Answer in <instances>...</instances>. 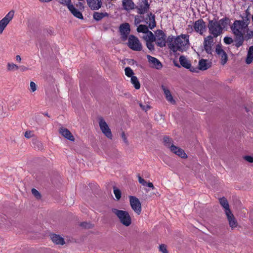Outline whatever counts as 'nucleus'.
Returning <instances> with one entry per match:
<instances>
[{
	"label": "nucleus",
	"instance_id": "nucleus-1",
	"mask_svg": "<svg viewBox=\"0 0 253 253\" xmlns=\"http://www.w3.org/2000/svg\"><path fill=\"white\" fill-rule=\"evenodd\" d=\"M231 30L235 36V46L238 48L243 44L245 35L249 30L247 24L241 20H236L231 26Z\"/></svg>",
	"mask_w": 253,
	"mask_h": 253
},
{
	"label": "nucleus",
	"instance_id": "nucleus-2",
	"mask_svg": "<svg viewBox=\"0 0 253 253\" xmlns=\"http://www.w3.org/2000/svg\"><path fill=\"white\" fill-rule=\"evenodd\" d=\"M230 20L227 17L222 18L219 21L210 20L208 24L209 33L213 37H217L223 33L224 29L227 26Z\"/></svg>",
	"mask_w": 253,
	"mask_h": 253
},
{
	"label": "nucleus",
	"instance_id": "nucleus-3",
	"mask_svg": "<svg viewBox=\"0 0 253 253\" xmlns=\"http://www.w3.org/2000/svg\"><path fill=\"white\" fill-rule=\"evenodd\" d=\"M189 36L186 34H181L171 41L169 47L173 52L185 51L189 47Z\"/></svg>",
	"mask_w": 253,
	"mask_h": 253
},
{
	"label": "nucleus",
	"instance_id": "nucleus-4",
	"mask_svg": "<svg viewBox=\"0 0 253 253\" xmlns=\"http://www.w3.org/2000/svg\"><path fill=\"white\" fill-rule=\"evenodd\" d=\"M142 22L148 24L149 28L151 30L156 26L155 15L152 12L148 13L146 17H145L144 15H136L134 16L135 25L137 26Z\"/></svg>",
	"mask_w": 253,
	"mask_h": 253
},
{
	"label": "nucleus",
	"instance_id": "nucleus-5",
	"mask_svg": "<svg viewBox=\"0 0 253 253\" xmlns=\"http://www.w3.org/2000/svg\"><path fill=\"white\" fill-rule=\"evenodd\" d=\"M127 45L134 51H141L142 49V45L139 39L132 35L128 37Z\"/></svg>",
	"mask_w": 253,
	"mask_h": 253
},
{
	"label": "nucleus",
	"instance_id": "nucleus-6",
	"mask_svg": "<svg viewBox=\"0 0 253 253\" xmlns=\"http://www.w3.org/2000/svg\"><path fill=\"white\" fill-rule=\"evenodd\" d=\"M137 12L139 15L148 13L150 9V4L148 0H138L135 6Z\"/></svg>",
	"mask_w": 253,
	"mask_h": 253
},
{
	"label": "nucleus",
	"instance_id": "nucleus-7",
	"mask_svg": "<svg viewBox=\"0 0 253 253\" xmlns=\"http://www.w3.org/2000/svg\"><path fill=\"white\" fill-rule=\"evenodd\" d=\"M98 123L102 133L108 138L112 139V134L111 129L108 125L106 123L104 119L102 117H98Z\"/></svg>",
	"mask_w": 253,
	"mask_h": 253
},
{
	"label": "nucleus",
	"instance_id": "nucleus-8",
	"mask_svg": "<svg viewBox=\"0 0 253 253\" xmlns=\"http://www.w3.org/2000/svg\"><path fill=\"white\" fill-rule=\"evenodd\" d=\"M220 204L225 210V214L228 218V221H233L234 215L229 209L228 202L225 197L221 198L219 199Z\"/></svg>",
	"mask_w": 253,
	"mask_h": 253
},
{
	"label": "nucleus",
	"instance_id": "nucleus-9",
	"mask_svg": "<svg viewBox=\"0 0 253 253\" xmlns=\"http://www.w3.org/2000/svg\"><path fill=\"white\" fill-rule=\"evenodd\" d=\"M155 41L158 46L163 47L166 45V35L161 30H157L155 32Z\"/></svg>",
	"mask_w": 253,
	"mask_h": 253
},
{
	"label": "nucleus",
	"instance_id": "nucleus-10",
	"mask_svg": "<svg viewBox=\"0 0 253 253\" xmlns=\"http://www.w3.org/2000/svg\"><path fill=\"white\" fill-rule=\"evenodd\" d=\"M212 36L209 35L204 38L203 45L206 52L209 54H212L213 51L212 46L214 42Z\"/></svg>",
	"mask_w": 253,
	"mask_h": 253
},
{
	"label": "nucleus",
	"instance_id": "nucleus-11",
	"mask_svg": "<svg viewBox=\"0 0 253 253\" xmlns=\"http://www.w3.org/2000/svg\"><path fill=\"white\" fill-rule=\"evenodd\" d=\"M14 14L13 10L10 11L1 20H0V34H2L7 25L13 19Z\"/></svg>",
	"mask_w": 253,
	"mask_h": 253
},
{
	"label": "nucleus",
	"instance_id": "nucleus-12",
	"mask_svg": "<svg viewBox=\"0 0 253 253\" xmlns=\"http://www.w3.org/2000/svg\"><path fill=\"white\" fill-rule=\"evenodd\" d=\"M112 212L117 215L120 221H131V217L126 211L113 209Z\"/></svg>",
	"mask_w": 253,
	"mask_h": 253
},
{
	"label": "nucleus",
	"instance_id": "nucleus-13",
	"mask_svg": "<svg viewBox=\"0 0 253 253\" xmlns=\"http://www.w3.org/2000/svg\"><path fill=\"white\" fill-rule=\"evenodd\" d=\"M129 202L132 209L138 214L141 211V204L138 198L134 196L129 197Z\"/></svg>",
	"mask_w": 253,
	"mask_h": 253
},
{
	"label": "nucleus",
	"instance_id": "nucleus-14",
	"mask_svg": "<svg viewBox=\"0 0 253 253\" xmlns=\"http://www.w3.org/2000/svg\"><path fill=\"white\" fill-rule=\"evenodd\" d=\"M193 28L197 33L200 35H203V34L206 31V23L203 19H199L194 23Z\"/></svg>",
	"mask_w": 253,
	"mask_h": 253
},
{
	"label": "nucleus",
	"instance_id": "nucleus-15",
	"mask_svg": "<svg viewBox=\"0 0 253 253\" xmlns=\"http://www.w3.org/2000/svg\"><path fill=\"white\" fill-rule=\"evenodd\" d=\"M130 26L128 23H124L121 25L120 27V32L121 35V39L123 41L127 40V36L130 32Z\"/></svg>",
	"mask_w": 253,
	"mask_h": 253
},
{
	"label": "nucleus",
	"instance_id": "nucleus-16",
	"mask_svg": "<svg viewBox=\"0 0 253 253\" xmlns=\"http://www.w3.org/2000/svg\"><path fill=\"white\" fill-rule=\"evenodd\" d=\"M215 52L221 58V64L224 65L228 60V57L225 51L222 48L221 45L218 44L216 45Z\"/></svg>",
	"mask_w": 253,
	"mask_h": 253
},
{
	"label": "nucleus",
	"instance_id": "nucleus-17",
	"mask_svg": "<svg viewBox=\"0 0 253 253\" xmlns=\"http://www.w3.org/2000/svg\"><path fill=\"white\" fill-rule=\"evenodd\" d=\"M147 58L152 68L157 70H160L162 68L163 65L157 58L149 55H147Z\"/></svg>",
	"mask_w": 253,
	"mask_h": 253
},
{
	"label": "nucleus",
	"instance_id": "nucleus-18",
	"mask_svg": "<svg viewBox=\"0 0 253 253\" xmlns=\"http://www.w3.org/2000/svg\"><path fill=\"white\" fill-rule=\"evenodd\" d=\"M179 62L181 65L192 72H196L197 69H196L191 66V64L189 60L183 55H181L179 57Z\"/></svg>",
	"mask_w": 253,
	"mask_h": 253
},
{
	"label": "nucleus",
	"instance_id": "nucleus-19",
	"mask_svg": "<svg viewBox=\"0 0 253 253\" xmlns=\"http://www.w3.org/2000/svg\"><path fill=\"white\" fill-rule=\"evenodd\" d=\"M86 1L89 7L92 10H98L102 4L101 0H86Z\"/></svg>",
	"mask_w": 253,
	"mask_h": 253
},
{
	"label": "nucleus",
	"instance_id": "nucleus-20",
	"mask_svg": "<svg viewBox=\"0 0 253 253\" xmlns=\"http://www.w3.org/2000/svg\"><path fill=\"white\" fill-rule=\"evenodd\" d=\"M123 8L127 11L135 9L136 4L132 0H122Z\"/></svg>",
	"mask_w": 253,
	"mask_h": 253
},
{
	"label": "nucleus",
	"instance_id": "nucleus-21",
	"mask_svg": "<svg viewBox=\"0 0 253 253\" xmlns=\"http://www.w3.org/2000/svg\"><path fill=\"white\" fill-rule=\"evenodd\" d=\"M59 133L66 139L74 141L75 138L71 132L67 128L61 127L59 129Z\"/></svg>",
	"mask_w": 253,
	"mask_h": 253
},
{
	"label": "nucleus",
	"instance_id": "nucleus-22",
	"mask_svg": "<svg viewBox=\"0 0 253 253\" xmlns=\"http://www.w3.org/2000/svg\"><path fill=\"white\" fill-rule=\"evenodd\" d=\"M50 238L52 241L56 245H64L65 244L64 238L59 235L51 234Z\"/></svg>",
	"mask_w": 253,
	"mask_h": 253
},
{
	"label": "nucleus",
	"instance_id": "nucleus-23",
	"mask_svg": "<svg viewBox=\"0 0 253 253\" xmlns=\"http://www.w3.org/2000/svg\"><path fill=\"white\" fill-rule=\"evenodd\" d=\"M162 88L164 91L167 100L171 104H174L175 101L173 99L169 90L164 85H162Z\"/></svg>",
	"mask_w": 253,
	"mask_h": 253
},
{
	"label": "nucleus",
	"instance_id": "nucleus-24",
	"mask_svg": "<svg viewBox=\"0 0 253 253\" xmlns=\"http://www.w3.org/2000/svg\"><path fill=\"white\" fill-rule=\"evenodd\" d=\"M68 8L74 16L80 19H83L82 13L78 9L76 8L73 4L69 5Z\"/></svg>",
	"mask_w": 253,
	"mask_h": 253
},
{
	"label": "nucleus",
	"instance_id": "nucleus-25",
	"mask_svg": "<svg viewBox=\"0 0 253 253\" xmlns=\"http://www.w3.org/2000/svg\"><path fill=\"white\" fill-rule=\"evenodd\" d=\"M253 61V45L251 46L247 53V58L246 59V63L247 64H250Z\"/></svg>",
	"mask_w": 253,
	"mask_h": 253
},
{
	"label": "nucleus",
	"instance_id": "nucleus-26",
	"mask_svg": "<svg viewBox=\"0 0 253 253\" xmlns=\"http://www.w3.org/2000/svg\"><path fill=\"white\" fill-rule=\"evenodd\" d=\"M211 66L208 61L205 59H201L199 62V68L201 70H206L209 69Z\"/></svg>",
	"mask_w": 253,
	"mask_h": 253
},
{
	"label": "nucleus",
	"instance_id": "nucleus-27",
	"mask_svg": "<svg viewBox=\"0 0 253 253\" xmlns=\"http://www.w3.org/2000/svg\"><path fill=\"white\" fill-rule=\"evenodd\" d=\"M108 16L107 12H94L93 14V18L96 21H100L105 17Z\"/></svg>",
	"mask_w": 253,
	"mask_h": 253
},
{
	"label": "nucleus",
	"instance_id": "nucleus-28",
	"mask_svg": "<svg viewBox=\"0 0 253 253\" xmlns=\"http://www.w3.org/2000/svg\"><path fill=\"white\" fill-rule=\"evenodd\" d=\"M143 38L146 41V42H154L156 40L155 37L153 33L149 30L146 34H145V35L143 36Z\"/></svg>",
	"mask_w": 253,
	"mask_h": 253
},
{
	"label": "nucleus",
	"instance_id": "nucleus-29",
	"mask_svg": "<svg viewBox=\"0 0 253 253\" xmlns=\"http://www.w3.org/2000/svg\"><path fill=\"white\" fill-rule=\"evenodd\" d=\"M131 83L133 84L134 87L136 89H138L140 87V84L136 76H132L131 78Z\"/></svg>",
	"mask_w": 253,
	"mask_h": 253
},
{
	"label": "nucleus",
	"instance_id": "nucleus-30",
	"mask_svg": "<svg viewBox=\"0 0 253 253\" xmlns=\"http://www.w3.org/2000/svg\"><path fill=\"white\" fill-rule=\"evenodd\" d=\"M137 31L138 33H143L146 34L148 31L149 29L147 26L145 25H139L137 28Z\"/></svg>",
	"mask_w": 253,
	"mask_h": 253
},
{
	"label": "nucleus",
	"instance_id": "nucleus-31",
	"mask_svg": "<svg viewBox=\"0 0 253 253\" xmlns=\"http://www.w3.org/2000/svg\"><path fill=\"white\" fill-rule=\"evenodd\" d=\"M164 145L169 148L171 145L172 140L167 136H165L163 138Z\"/></svg>",
	"mask_w": 253,
	"mask_h": 253
},
{
	"label": "nucleus",
	"instance_id": "nucleus-32",
	"mask_svg": "<svg viewBox=\"0 0 253 253\" xmlns=\"http://www.w3.org/2000/svg\"><path fill=\"white\" fill-rule=\"evenodd\" d=\"M7 70L10 71H14L19 69V67L14 63H8L7 65Z\"/></svg>",
	"mask_w": 253,
	"mask_h": 253
},
{
	"label": "nucleus",
	"instance_id": "nucleus-33",
	"mask_svg": "<svg viewBox=\"0 0 253 253\" xmlns=\"http://www.w3.org/2000/svg\"><path fill=\"white\" fill-rule=\"evenodd\" d=\"M175 154L182 158L187 157V155L184 152V150L180 148L177 150V151H175Z\"/></svg>",
	"mask_w": 253,
	"mask_h": 253
},
{
	"label": "nucleus",
	"instance_id": "nucleus-34",
	"mask_svg": "<svg viewBox=\"0 0 253 253\" xmlns=\"http://www.w3.org/2000/svg\"><path fill=\"white\" fill-rule=\"evenodd\" d=\"M125 74L126 76H127L128 77H131V78L132 76H133L134 74L133 71L130 67H126L125 69Z\"/></svg>",
	"mask_w": 253,
	"mask_h": 253
},
{
	"label": "nucleus",
	"instance_id": "nucleus-35",
	"mask_svg": "<svg viewBox=\"0 0 253 253\" xmlns=\"http://www.w3.org/2000/svg\"><path fill=\"white\" fill-rule=\"evenodd\" d=\"M159 250L162 253H169L167 250V246L165 244H161L159 247Z\"/></svg>",
	"mask_w": 253,
	"mask_h": 253
},
{
	"label": "nucleus",
	"instance_id": "nucleus-36",
	"mask_svg": "<svg viewBox=\"0 0 253 253\" xmlns=\"http://www.w3.org/2000/svg\"><path fill=\"white\" fill-rule=\"evenodd\" d=\"M114 193L116 199L118 200L120 199L121 197V191L116 187H114Z\"/></svg>",
	"mask_w": 253,
	"mask_h": 253
},
{
	"label": "nucleus",
	"instance_id": "nucleus-37",
	"mask_svg": "<svg viewBox=\"0 0 253 253\" xmlns=\"http://www.w3.org/2000/svg\"><path fill=\"white\" fill-rule=\"evenodd\" d=\"M32 194L37 199H40L41 198V195L40 192L35 188L32 189Z\"/></svg>",
	"mask_w": 253,
	"mask_h": 253
},
{
	"label": "nucleus",
	"instance_id": "nucleus-38",
	"mask_svg": "<svg viewBox=\"0 0 253 253\" xmlns=\"http://www.w3.org/2000/svg\"><path fill=\"white\" fill-rule=\"evenodd\" d=\"M59 2L64 5L67 6V7L72 4L71 3V0H59Z\"/></svg>",
	"mask_w": 253,
	"mask_h": 253
},
{
	"label": "nucleus",
	"instance_id": "nucleus-39",
	"mask_svg": "<svg viewBox=\"0 0 253 253\" xmlns=\"http://www.w3.org/2000/svg\"><path fill=\"white\" fill-rule=\"evenodd\" d=\"M223 41L226 44H230L233 42V40L232 38L225 37L223 39Z\"/></svg>",
	"mask_w": 253,
	"mask_h": 253
},
{
	"label": "nucleus",
	"instance_id": "nucleus-40",
	"mask_svg": "<svg viewBox=\"0 0 253 253\" xmlns=\"http://www.w3.org/2000/svg\"><path fill=\"white\" fill-rule=\"evenodd\" d=\"M90 222H81L80 226L84 228H90L92 227Z\"/></svg>",
	"mask_w": 253,
	"mask_h": 253
},
{
	"label": "nucleus",
	"instance_id": "nucleus-41",
	"mask_svg": "<svg viewBox=\"0 0 253 253\" xmlns=\"http://www.w3.org/2000/svg\"><path fill=\"white\" fill-rule=\"evenodd\" d=\"M153 42H146V46L147 48L151 51L154 50V45Z\"/></svg>",
	"mask_w": 253,
	"mask_h": 253
},
{
	"label": "nucleus",
	"instance_id": "nucleus-42",
	"mask_svg": "<svg viewBox=\"0 0 253 253\" xmlns=\"http://www.w3.org/2000/svg\"><path fill=\"white\" fill-rule=\"evenodd\" d=\"M250 20L249 14H247V15H246V16L244 18H243V19L241 20V21H243L245 23L247 24V27H248L250 24Z\"/></svg>",
	"mask_w": 253,
	"mask_h": 253
},
{
	"label": "nucleus",
	"instance_id": "nucleus-43",
	"mask_svg": "<svg viewBox=\"0 0 253 253\" xmlns=\"http://www.w3.org/2000/svg\"><path fill=\"white\" fill-rule=\"evenodd\" d=\"M138 181L143 186H146L147 182L142 178L139 175H138Z\"/></svg>",
	"mask_w": 253,
	"mask_h": 253
},
{
	"label": "nucleus",
	"instance_id": "nucleus-44",
	"mask_svg": "<svg viewBox=\"0 0 253 253\" xmlns=\"http://www.w3.org/2000/svg\"><path fill=\"white\" fill-rule=\"evenodd\" d=\"M121 137L124 142V143L125 144H126L127 145H128V140L127 139V137L125 133L124 132H123L122 133H121Z\"/></svg>",
	"mask_w": 253,
	"mask_h": 253
},
{
	"label": "nucleus",
	"instance_id": "nucleus-45",
	"mask_svg": "<svg viewBox=\"0 0 253 253\" xmlns=\"http://www.w3.org/2000/svg\"><path fill=\"white\" fill-rule=\"evenodd\" d=\"M30 88L32 92H34L36 90L37 87H36V84L33 82H31L30 83Z\"/></svg>",
	"mask_w": 253,
	"mask_h": 253
},
{
	"label": "nucleus",
	"instance_id": "nucleus-46",
	"mask_svg": "<svg viewBox=\"0 0 253 253\" xmlns=\"http://www.w3.org/2000/svg\"><path fill=\"white\" fill-rule=\"evenodd\" d=\"M170 151L173 153L175 154V151H177L179 149V147L175 146V145L171 144L169 147Z\"/></svg>",
	"mask_w": 253,
	"mask_h": 253
},
{
	"label": "nucleus",
	"instance_id": "nucleus-47",
	"mask_svg": "<svg viewBox=\"0 0 253 253\" xmlns=\"http://www.w3.org/2000/svg\"><path fill=\"white\" fill-rule=\"evenodd\" d=\"M244 159L249 163H253V157L250 156H246Z\"/></svg>",
	"mask_w": 253,
	"mask_h": 253
},
{
	"label": "nucleus",
	"instance_id": "nucleus-48",
	"mask_svg": "<svg viewBox=\"0 0 253 253\" xmlns=\"http://www.w3.org/2000/svg\"><path fill=\"white\" fill-rule=\"evenodd\" d=\"M229 225L232 230L238 227L237 222H229Z\"/></svg>",
	"mask_w": 253,
	"mask_h": 253
},
{
	"label": "nucleus",
	"instance_id": "nucleus-49",
	"mask_svg": "<svg viewBox=\"0 0 253 253\" xmlns=\"http://www.w3.org/2000/svg\"><path fill=\"white\" fill-rule=\"evenodd\" d=\"M253 37V31H251L250 33H247L246 36H245V39L247 38V40H249L251 39Z\"/></svg>",
	"mask_w": 253,
	"mask_h": 253
},
{
	"label": "nucleus",
	"instance_id": "nucleus-50",
	"mask_svg": "<svg viewBox=\"0 0 253 253\" xmlns=\"http://www.w3.org/2000/svg\"><path fill=\"white\" fill-rule=\"evenodd\" d=\"M24 136L26 138H29L31 137L32 136V132L30 131H26L25 132Z\"/></svg>",
	"mask_w": 253,
	"mask_h": 253
},
{
	"label": "nucleus",
	"instance_id": "nucleus-51",
	"mask_svg": "<svg viewBox=\"0 0 253 253\" xmlns=\"http://www.w3.org/2000/svg\"><path fill=\"white\" fill-rule=\"evenodd\" d=\"M146 186L149 187V188H152V189H154V188H155V187L153 185V184L150 182H147Z\"/></svg>",
	"mask_w": 253,
	"mask_h": 253
},
{
	"label": "nucleus",
	"instance_id": "nucleus-52",
	"mask_svg": "<svg viewBox=\"0 0 253 253\" xmlns=\"http://www.w3.org/2000/svg\"><path fill=\"white\" fill-rule=\"evenodd\" d=\"M139 106L141 108V109L143 110H145V111H147V109H146L145 106L143 105L141 103H139Z\"/></svg>",
	"mask_w": 253,
	"mask_h": 253
},
{
	"label": "nucleus",
	"instance_id": "nucleus-53",
	"mask_svg": "<svg viewBox=\"0 0 253 253\" xmlns=\"http://www.w3.org/2000/svg\"><path fill=\"white\" fill-rule=\"evenodd\" d=\"M22 71H25L27 70L28 68L24 66H21L19 67Z\"/></svg>",
	"mask_w": 253,
	"mask_h": 253
},
{
	"label": "nucleus",
	"instance_id": "nucleus-54",
	"mask_svg": "<svg viewBox=\"0 0 253 253\" xmlns=\"http://www.w3.org/2000/svg\"><path fill=\"white\" fill-rule=\"evenodd\" d=\"M16 60L18 62H21V57L20 56V55H17L16 56Z\"/></svg>",
	"mask_w": 253,
	"mask_h": 253
},
{
	"label": "nucleus",
	"instance_id": "nucleus-55",
	"mask_svg": "<svg viewBox=\"0 0 253 253\" xmlns=\"http://www.w3.org/2000/svg\"><path fill=\"white\" fill-rule=\"evenodd\" d=\"M122 223L123 224V225H124L125 226H126V227L129 226L131 223V222H122Z\"/></svg>",
	"mask_w": 253,
	"mask_h": 253
},
{
	"label": "nucleus",
	"instance_id": "nucleus-56",
	"mask_svg": "<svg viewBox=\"0 0 253 253\" xmlns=\"http://www.w3.org/2000/svg\"><path fill=\"white\" fill-rule=\"evenodd\" d=\"M251 219L253 221V210L250 212Z\"/></svg>",
	"mask_w": 253,
	"mask_h": 253
},
{
	"label": "nucleus",
	"instance_id": "nucleus-57",
	"mask_svg": "<svg viewBox=\"0 0 253 253\" xmlns=\"http://www.w3.org/2000/svg\"><path fill=\"white\" fill-rule=\"evenodd\" d=\"M41 2H48L52 1V0H39Z\"/></svg>",
	"mask_w": 253,
	"mask_h": 253
},
{
	"label": "nucleus",
	"instance_id": "nucleus-58",
	"mask_svg": "<svg viewBox=\"0 0 253 253\" xmlns=\"http://www.w3.org/2000/svg\"><path fill=\"white\" fill-rule=\"evenodd\" d=\"M145 107H146V109H147V110L150 108V107L149 105H147L146 106H145Z\"/></svg>",
	"mask_w": 253,
	"mask_h": 253
},
{
	"label": "nucleus",
	"instance_id": "nucleus-59",
	"mask_svg": "<svg viewBox=\"0 0 253 253\" xmlns=\"http://www.w3.org/2000/svg\"><path fill=\"white\" fill-rule=\"evenodd\" d=\"M44 115L45 116H47V117H49V116L48 115V113H45L44 114Z\"/></svg>",
	"mask_w": 253,
	"mask_h": 253
},
{
	"label": "nucleus",
	"instance_id": "nucleus-60",
	"mask_svg": "<svg viewBox=\"0 0 253 253\" xmlns=\"http://www.w3.org/2000/svg\"><path fill=\"white\" fill-rule=\"evenodd\" d=\"M246 15H247V14H249V16L250 15V13H249V11H248V10H247V11H246Z\"/></svg>",
	"mask_w": 253,
	"mask_h": 253
},
{
	"label": "nucleus",
	"instance_id": "nucleus-61",
	"mask_svg": "<svg viewBox=\"0 0 253 253\" xmlns=\"http://www.w3.org/2000/svg\"><path fill=\"white\" fill-rule=\"evenodd\" d=\"M0 227L3 228V226L1 225H0Z\"/></svg>",
	"mask_w": 253,
	"mask_h": 253
}]
</instances>
